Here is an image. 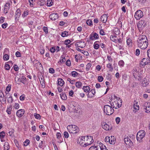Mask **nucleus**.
I'll return each mask as SVG.
<instances>
[{"mask_svg":"<svg viewBox=\"0 0 150 150\" xmlns=\"http://www.w3.org/2000/svg\"><path fill=\"white\" fill-rule=\"evenodd\" d=\"M61 35L63 37H67L68 35V33L67 31H64L62 33Z\"/></svg>","mask_w":150,"mask_h":150,"instance_id":"35","label":"nucleus"},{"mask_svg":"<svg viewBox=\"0 0 150 150\" xmlns=\"http://www.w3.org/2000/svg\"><path fill=\"white\" fill-rule=\"evenodd\" d=\"M41 79L42 80V81H41V80L40 79V81L41 84L42 85V87H44L45 86V83H44V80L43 79L42 77H41Z\"/></svg>","mask_w":150,"mask_h":150,"instance_id":"46","label":"nucleus"},{"mask_svg":"<svg viewBox=\"0 0 150 150\" xmlns=\"http://www.w3.org/2000/svg\"><path fill=\"white\" fill-rule=\"evenodd\" d=\"M57 138L59 139H60V138L61 137L62 135L59 132H58L56 134Z\"/></svg>","mask_w":150,"mask_h":150,"instance_id":"51","label":"nucleus"},{"mask_svg":"<svg viewBox=\"0 0 150 150\" xmlns=\"http://www.w3.org/2000/svg\"><path fill=\"white\" fill-rule=\"evenodd\" d=\"M146 25V22L144 20H142L139 21V24L138 25V27L144 28Z\"/></svg>","mask_w":150,"mask_h":150,"instance_id":"14","label":"nucleus"},{"mask_svg":"<svg viewBox=\"0 0 150 150\" xmlns=\"http://www.w3.org/2000/svg\"><path fill=\"white\" fill-rule=\"evenodd\" d=\"M47 5L48 6H50L53 4L52 0H47Z\"/></svg>","mask_w":150,"mask_h":150,"instance_id":"39","label":"nucleus"},{"mask_svg":"<svg viewBox=\"0 0 150 150\" xmlns=\"http://www.w3.org/2000/svg\"><path fill=\"white\" fill-rule=\"evenodd\" d=\"M142 85L144 87H146L149 84V83L148 82L146 79H144L143 81L142 82Z\"/></svg>","mask_w":150,"mask_h":150,"instance_id":"29","label":"nucleus"},{"mask_svg":"<svg viewBox=\"0 0 150 150\" xmlns=\"http://www.w3.org/2000/svg\"><path fill=\"white\" fill-rule=\"evenodd\" d=\"M43 30L46 33H47L48 32V29L47 27H44L43 28Z\"/></svg>","mask_w":150,"mask_h":150,"instance_id":"63","label":"nucleus"},{"mask_svg":"<svg viewBox=\"0 0 150 150\" xmlns=\"http://www.w3.org/2000/svg\"><path fill=\"white\" fill-rule=\"evenodd\" d=\"M149 59L147 58H143L140 63L139 66L141 67H143L144 66L149 63Z\"/></svg>","mask_w":150,"mask_h":150,"instance_id":"8","label":"nucleus"},{"mask_svg":"<svg viewBox=\"0 0 150 150\" xmlns=\"http://www.w3.org/2000/svg\"><path fill=\"white\" fill-rule=\"evenodd\" d=\"M66 65L68 66H70L71 64V62L70 60L69 59L67 60L66 62Z\"/></svg>","mask_w":150,"mask_h":150,"instance_id":"55","label":"nucleus"},{"mask_svg":"<svg viewBox=\"0 0 150 150\" xmlns=\"http://www.w3.org/2000/svg\"><path fill=\"white\" fill-rule=\"evenodd\" d=\"M145 110V112L149 113L150 112V103L147 102L144 103L143 106Z\"/></svg>","mask_w":150,"mask_h":150,"instance_id":"9","label":"nucleus"},{"mask_svg":"<svg viewBox=\"0 0 150 150\" xmlns=\"http://www.w3.org/2000/svg\"><path fill=\"white\" fill-rule=\"evenodd\" d=\"M49 72L51 74H53L54 72V70L52 68H50L49 69Z\"/></svg>","mask_w":150,"mask_h":150,"instance_id":"61","label":"nucleus"},{"mask_svg":"<svg viewBox=\"0 0 150 150\" xmlns=\"http://www.w3.org/2000/svg\"><path fill=\"white\" fill-rule=\"evenodd\" d=\"M77 143L82 146L86 147V144H85V143H86L85 136L79 137L78 139Z\"/></svg>","mask_w":150,"mask_h":150,"instance_id":"7","label":"nucleus"},{"mask_svg":"<svg viewBox=\"0 0 150 150\" xmlns=\"http://www.w3.org/2000/svg\"><path fill=\"white\" fill-rule=\"evenodd\" d=\"M103 128L106 130H109L112 129V126L107 124L105 122H103L102 123Z\"/></svg>","mask_w":150,"mask_h":150,"instance_id":"10","label":"nucleus"},{"mask_svg":"<svg viewBox=\"0 0 150 150\" xmlns=\"http://www.w3.org/2000/svg\"><path fill=\"white\" fill-rule=\"evenodd\" d=\"M35 118L37 119H41V116L40 115L37 113H35L34 115Z\"/></svg>","mask_w":150,"mask_h":150,"instance_id":"45","label":"nucleus"},{"mask_svg":"<svg viewBox=\"0 0 150 150\" xmlns=\"http://www.w3.org/2000/svg\"><path fill=\"white\" fill-rule=\"evenodd\" d=\"M102 145V144H101ZM100 150H108L106 147L105 145H103V144H102V145L101 146V148Z\"/></svg>","mask_w":150,"mask_h":150,"instance_id":"53","label":"nucleus"},{"mask_svg":"<svg viewBox=\"0 0 150 150\" xmlns=\"http://www.w3.org/2000/svg\"><path fill=\"white\" fill-rule=\"evenodd\" d=\"M9 146L8 142H5L4 144V150H9Z\"/></svg>","mask_w":150,"mask_h":150,"instance_id":"26","label":"nucleus"},{"mask_svg":"<svg viewBox=\"0 0 150 150\" xmlns=\"http://www.w3.org/2000/svg\"><path fill=\"white\" fill-rule=\"evenodd\" d=\"M19 104L18 103H15L14 107L16 109L19 108Z\"/></svg>","mask_w":150,"mask_h":150,"instance_id":"56","label":"nucleus"},{"mask_svg":"<svg viewBox=\"0 0 150 150\" xmlns=\"http://www.w3.org/2000/svg\"><path fill=\"white\" fill-rule=\"evenodd\" d=\"M28 13L29 11L28 10L25 11L22 14V16L23 17L26 16L28 15Z\"/></svg>","mask_w":150,"mask_h":150,"instance_id":"43","label":"nucleus"},{"mask_svg":"<svg viewBox=\"0 0 150 150\" xmlns=\"http://www.w3.org/2000/svg\"><path fill=\"white\" fill-rule=\"evenodd\" d=\"M110 138L111 141L109 142V143L111 144H114L115 140L114 137L113 136H111V138Z\"/></svg>","mask_w":150,"mask_h":150,"instance_id":"30","label":"nucleus"},{"mask_svg":"<svg viewBox=\"0 0 150 150\" xmlns=\"http://www.w3.org/2000/svg\"><path fill=\"white\" fill-rule=\"evenodd\" d=\"M86 146L92 144L94 142L93 137L91 136H85Z\"/></svg>","mask_w":150,"mask_h":150,"instance_id":"5","label":"nucleus"},{"mask_svg":"<svg viewBox=\"0 0 150 150\" xmlns=\"http://www.w3.org/2000/svg\"><path fill=\"white\" fill-rule=\"evenodd\" d=\"M15 81L16 83H18L20 82L19 78L18 77V76H16L15 79Z\"/></svg>","mask_w":150,"mask_h":150,"instance_id":"58","label":"nucleus"},{"mask_svg":"<svg viewBox=\"0 0 150 150\" xmlns=\"http://www.w3.org/2000/svg\"><path fill=\"white\" fill-rule=\"evenodd\" d=\"M64 135L66 138H67L69 137V134L67 132H64Z\"/></svg>","mask_w":150,"mask_h":150,"instance_id":"50","label":"nucleus"},{"mask_svg":"<svg viewBox=\"0 0 150 150\" xmlns=\"http://www.w3.org/2000/svg\"><path fill=\"white\" fill-rule=\"evenodd\" d=\"M0 101H1V102L2 101L5 102L6 97V98H4V95L2 93H1V94H0Z\"/></svg>","mask_w":150,"mask_h":150,"instance_id":"34","label":"nucleus"},{"mask_svg":"<svg viewBox=\"0 0 150 150\" xmlns=\"http://www.w3.org/2000/svg\"><path fill=\"white\" fill-rule=\"evenodd\" d=\"M99 38L98 35L96 33L91 34L89 36V39L91 40H94L98 39Z\"/></svg>","mask_w":150,"mask_h":150,"instance_id":"12","label":"nucleus"},{"mask_svg":"<svg viewBox=\"0 0 150 150\" xmlns=\"http://www.w3.org/2000/svg\"><path fill=\"white\" fill-rule=\"evenodd\" d=\"M146 132L144 130L139 131L137 135V139L139 142H142V139L145 137Z\"/></svg>","mask_w":150,"mask_h":150,"instance_id":"4","label":"nucleus"},{"mask_svg":"<svg viewBox=\"0 0 150 150\" xmlns=\"http://www.w3.org/2000/svg\"><path fill=\"white\" fill-rule=\"evenodd\" d=\"M60 97L62 100H65L67 99V96L64 93H62L60 94Z\"/></svg>","mask_w":150,"mask_h":150,"instance_id":"24","label":"nucleus"},{"mask_svg":"<svg viewBox=\"0 0 150 150\" xmlns=\"http://www.w3.org/2000/svg\"><path fill=\"white\" fill-rule=\"evenodd\" d=\"M35 1V0H29V2L30 3V5L31 6H33V3Z\"/></svg>","mask_w":150,"mask_h":150,"instance_id":"52","label":"nucleus"},{"mask_svg":"<svg viewBox=\"0 0 150 150\" xmlns=\"http://www.w3.org/2000/svg\"><path fill=\"white\" fill-rule=\"evenodd\" d=\"M117 37L116 36L111 35L110 37V38L111 40L113 41L114 42H116V41H117L116 39H117Z\"/></svg>","mask_w":150,"mask_h":150,"instance_id":"32","label":"nucleus"},{"mask_svg":"<svg viewBox=\"0 0 150 150\" xmlns=\"http://www.w3.org/2000/svg\"><path fill=\"white\" fill-rule=\"evenodd\" d=\"M101 148L100 146H92L89 148V150H100Z\"/></svg>","mask_w":150,"mask_h":150,"instance_id":"21","label":"nucleus"},{"mask_svg":"<svg viewBox=\"0 0 150 150\" xmlns=\"http://www.w3.org/2000/svg\"><path fill=\"white\" fill-rule=\"evenodd\" d=\"M113 32L116 35H118L120 33L119 30L117 28H115L113 30Z\"/></svg>","mask_w":150,"mask_h":150,"instance_id":"28","label":"nucleus"},{"mask_svg":"<svg viewBox=\"0 0 150 150\" xmlns=\"http://www.w3.org/2000/svg\"><path fill=\"white\" fill-rule=\"evenodd\" d=\"M5 136V133L4 131H2L0 132V138L1 140L3 139Z\"/></svg>","mask_w":150,"mask_h":150,"instance_id":"42","label":"nucleus"},{"mask_svg":"<svg viewBox=\"0 0 150 150\" xmlns=\"http://www.w3.org/2000/svg\"><path fill=\"white\" fill-rule=\"evenodd\" d=\"M118 64L121 67H123L124 65V61L122 60H121L119 61Z\"/></svg>","mask_w":150,"mask_h":150,"instance_id":"40","label":"nucleus"},{"mask_svg":"<svg viewBox=\"0 0 150 150\" xmlns=\"http://www.w3.org/2000/svg\"><path fill=\"white\" fill-rule=\"evenodd\" d=\"M8 26V24L7 23H5L2 25V27L3 28H6Z\"/></svg>","mask_w":150,"mask_h":150,"instance_id":"64","label":"nucleus"},{"mask_svg":"<svg viewBox=\"0 0 150 150\" xmlns=\"http://www.w3.org/2000/svg\"><path fill=\"white\" fill-rule=\"evenodd\" d=\"M76 45L78 47L83 48L86 46V44L84 42L79 41L76 43Z\"/></svg>","mask_w":150,"mask_h":150,"instance_id":"18","label":"nucleus"},{"mask_svg":"<svg viewBox=\"0 0 150 150\" xmlns=\"http://www.w3.org/2000/svg\"><path fill=\"white\" fill-rule=\"evenodd\" d=\"M7 101L8 103H11L13 102V99L12 97L11 96H9L8 97Z\"/></svg>","mask_w":150,"mask_h":150,"instance_id":"49","label":"nucleus"},{"mask_svg":"<svg viewBox=\"0 0 150 150\" xmlns=\"http://www.w3.org/2000/svg\"><path fill=\"white\" fill-rule=\"evenodd\" d=\"M100 34L101 35H105V33L103 29H101L100 31Z\"/></svg>","mask_w":150,"mask_h":150,"instance_id":"59","label":"nucleus"},{"mask_svg":"<svg viewBox=\"0 0 150 150\" xmlns=\"http://www.w3.org/2000/svg\"><path fill=\"white\" fill-rule=\"evenodd\" d=\"M75 85L77 87L79 88L82 86V83L80 81H77L76 82Z\"/></svg>","mask_w":150,"mask_h":150,"instance_id":"36","label":"nucleus"},{"mask_svg":"<svg viewBox=\"0 0 150 150\" xmlns=\"http://www.w3.org/2000/svg\"><path fill=\"white\" fill-rule=\"evenodd\" d=\"M143 16L142 11L141 10H138L136 12L134 16L136 20H139Z\"/></svg>","mask_w":150,"mask_h":150,"instance_id":"6","label":"nucleus"},{"mask_svg":"<svg viewBox=\"0 0 150 150\" xmlns=\"http://www.w3.org/2000/svg\"><path fill=\"white\" fill-rule=\"evenodd\" d=\"M98 81L101 82L103 81V78L102 76H98Z\"/></svg>","mask_w":150,"mask_h":150,"instance_id":"48","label":"nucleus"},{"mask_svg":"<svg viewBox=\"0 0 150 150\" xmlns=\"http://www.w3.org/2000/svg\"><path fill=\"white\" fill-rule=\"evenodd\" d=\"M86 23L88 25L91 26L92 25V21L90 19L86 21Z\"/></svg>","mask_w":150,"mask_h":150,"instance_id":"47","label":"nucleus"},{"mask_svg":"<svg viewBox=\"0 0 150 150\" xmlns=\"http://www.w3.org/2000/svg\"><path fill=\"white\" fill-rule=\"evenodd\" d=\"M124 142L126 144L128 145L130 147H131L133 145V142L128 137H126L124 139Z\"/></svg>","mask_w":150,"mask_h":150,"instance_id":"11","label":"nucleus"},{"mask_svg":"<svg viewBox=\"0 0 150 150\" xmlns=\"http://www.w3.org/2000/svg\"><path fill=\"white\" fill-rule=\"evenodd\" d=\"M5 68L7 70H9L10 69V65L8 64H6L5 66Z\"/></svg>","mask_w":150,"mask_h":150,"instance_id":"54","label":"nucleus"},{"mask_svg":"<svg viewBox=\"0 0 150 150\" xmlns=\"http://www.w3.org/2000/svg\"><path fill=\"white\" fill-rule=\"evenodd\" d=\"M99 42L96 41L93 44V47L96 50L98 49L100 47Z\"/></svg>","mask_w":150,"mask_h":150,"instance_id":"23","label":"nucleus"},{"mask_svg":"<svg viewBox=\"0 0 150 150\" xmlns=\"http://www.w3.org/2000/svg\"><path fill=\"white\" fill-rule=\"evenodd\" d=\"M132 41L131 39H128L127 40V44L129 46H131L132 45Z\"/></svg>","mask_w":150,"mask_h":150,"instance_id":"38","label":"nucleus"},{"mask_svg":"<svg viewBox=\"0 0 150 150\" xmlns=\"http://www.w3.org/2000/svg\"><path fill=\"white\" fill-rule=\"evenodd\" d=\"M25 111L24 110L21 109L18 110L16 112L17 116L19 117H21L24 114Z\"/></svg>","mask_w":150,"mask_h":150,"instance_id":"15","label":"nucleus"},{"mask_svg":"<svg viewBox=\"0 0 150 150\" xmlns=\"http://www.w3.org/2000/svg\"><path fill=\"white\" fill-rule=\"evenodd\" d=\"M82 52L85 55L88 56L89 55L88 52L86 51L82 50Z\"/></svg>","mask_w":150,"mask_h":150,"instance_id":"62","label":"nucleus"},{"mask_svg":"<svg viewBox=\"0 0 150 150\" xmlns=\"http://www.w3.org/2000/svg\"><path fill=\"white\" fill-rule=\"evenodd\" d=\"M107 67L108 68L109 70L111 71H112L113 70L112 64L110 63H109L107 64Z\"/></svg>","mask_w":150,"mask_h":150,"instance_id":"31","label":"nucleus"},{"mask_svg":"<svg viewBox=\"0 0 150 150\" xmlns=\"http://www.w3.org/2000/svg\"><path fill=\"white\" fill-rule=\"evenodd\" d=\"M71 74L72 76L75 77L78 76L79 74L77 72L73 71L71 72Z\"/></svg>","mask_w":150,"mask_h":150,"instance_id":"37","label":"nucleus"},{"mask_svg":"<svg viewBox=\"0 0 150 150\" xmlns=\"http://www.w3.org/2000/svg\"><path fill=\"white\" fill-rule=\"evenodd\" d=\"M64 84V81L62 79L59 78L58 80V84L61 86H62Z\"/></svg>","mask_w":150,"mask_h":150,"instance_id":"25","label":"nucleus"},{"mask_svg":"<svg viewBox=\"0 0 150 150\" xmlns=\"http://www.w3.org/2000/svg\"><path fill=\"white\" fill-rule=\"evenodd\" d=\"M12 108V105H10L9 108H8L6 112L8 114L10 115L11 113V110Z\"/></svg>","mask_w":150,"mask_h":150,"instance_id":"33","label":"nucleus"},{"mask_svg":"<svg viewBox=\"0 0 150 150\" xmlns=\"http://www.w3.org/2000/svg\"><path fill=\"white\" fill-rule=\"evenodd\" d=\"M107 16L105 14L103 15L100 18L101 21L104 23H105L106 22L107 20Z\"/></svg>","mask_w":150,"mask_h":150,"instance_id":"22","label":"nucleus"},{"mask_svg":"<svg viewBox=\"0 0 150 150\" xmlns=\"http://www.w3.org/2000/svg\"><path fill=\"white\" fill-rule=\"evenodd\" d=\"M67 129L69 132L70 133H77L79 131L78 127L75 125L68 126H67Z\"/></svg>","mask_w":150,"mask_h":150,"instance_id":"3","label":"nucleus"},{"mask_svg":"<svg viewBox=\"0 0 150 150\" xmlns=\"http://www.w3.org/2000/svg\"><path fill=\"white\" fill-rule=\"evenodd\" d=\"M10 7V4L6 3L5 4L4 8V12L5 14L7 13Z\"/></svg>","mask_w":150,"mask_h":150,"instance_id":"19","label":"nucleus"},{"mask_svg":"<svg viewBox=\"0 0 150 150\" xmlns=\"http://www.w3.org/2000/svg\"><path fill=\"white\" fill-rule=\"evenodd\" d=\"M30 141L29 139H26L24 142V146H27L30 143Z\"/></svg>","mask_w":150,"mask_h":150,"instance_id":"44","label":"nucleus"},{"mask_svg":"<svg viewBox=\"0 0 150 150\" xmlns=\"http://www.w3.org/2000/svg\"><path fill=\"white\" fill-rule=\"evenodd\" d=\"M4 60H7L9 59V56L7 54H5L4 56Z\"/></svg>","mask_w":150,"mask_h":150,"instance_id":"60","label":"nucleus"},{"mask_svg":"<svg viewBox=\"0 0 150 150\" xmlns=\"http://www.w3.org/2000/svg\"><path fill=\"white\" fill-rule=\"evenodd\" d=\"M91 66V64L90 63H88L86 65V70L87 71H88L90 69V67Z\"/></svg>","mask_w":150,"mask_h":150,"instance_id":"41","label":"nucleus"},{"mask_svg":"<svg viewBox=\"0 0 150 150\" xmlns=\"http://www.w3.org/2000/svg\"><path fill=\"white\" fill-rule=\"evenodd\" d=\"M104 113L107 115H110L112 114L114 110L110 105H108L104 106L103 110Z\"/></svg>","mask_w":150,"mask_h":150,"instance_id":"2","label":"nucleus"},{"mask_svg":"<svg viewBox=\"0 0 150 150\" xmlns=\"http://www.w3.org/2000/svg\"><path fill=\"white\" fill-rule=\"evenodd\" d=\"M133 108L134 109V111L136 113L137 111L139 109V106L138 105V102L136 100H134L133 105Z\"/></svg>","mask_w":150,"mask_h":150,"instance_id":"13","label":"nucleus"},{"mask_svg":"<svg viewBox=\"0 0 150 150\" xmlns=\"http://www.w3.org/2000/svg\"><path fill=\"white\" fill-rule=\"evenodd\" d=\"M96 93V91L94 89H91L90 92H89L88 94V96L89 98H91L93 97V96Z\"/></svg>","mask_w":150,"mask_h":150,"instance_id":"20","label":"nucleus"},{"mask_svg":"<svg viewBox=\"0 0 150 150\" xmlns=\"http://www.w3.org/2000/svg\"><path fill=\"white\" fill-rule=\"evenodd\" d=\"M82 88L83 90L86 93L88 92L90 90V88L88 86H83Z\"/></svg>","mask_w":150,"mask_h":150,"instance_id":"27","label":"nucleus"},{"mask_svg":"<svg viewBox=\"0 0 150 150\" xmlns=\"http://www.w3.org/2000/svg\"><path fill=\"white\" fill-rule=\"evenodd\" d=\"M50 18L52 21L55 20L58 18V16L57 13H53L50 16Z\"/></svg>","mask_w":150,"mask_h":150,"instance_id":"16","label":"nucleus"},{"mask_svg":"<svg viewBox=\"0 0 150 150\" xmlns=\"http://www.w3.org/2000/svg\"><path fill=\"white\" fill-rule=\"evenodd\" d=\"M21 15V10L19 8H18L16 11L15 13V19L18 20Z\"/></svg>","mask_w":150,"mask_h":150,"instance_id":"17","label":"nucleus"},{"mask_svg":"<svg viewBox=\"0 0 150 150\" xmlns=\"http://www.w3.org/2000/svg\"><path fill=\"white\" fill-rule=\"evenodd\" d=\"M137 45L142 49H146L148 46V42L146 35H142L140 36L137 40Z\"/></svg>","mask_w":150,"mask_h":150,"instance_id":"1","label":"nucleus"},{"mask_svg":"<svg viewBox=\"0 0 150 150\" xmlns=\"http://www.w3.org/2000/svg\"><path fill=\"white\" fill-rule=\"evenodd\" d=\"M11 85L8 84L6 88V91L8 92H9L11 90Z\"/></svg>","mask_w":150,"mask_h":150,"instance_id":"57","label":"nucleus"}]
</instances>
